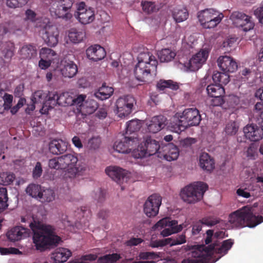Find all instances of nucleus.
<instances>
[{
	"mask_svg": "<svg viewBox=\"0 0 263 263\" xmlns=\"http://www.w3.org/2000/svg\"><path fill=\"white\" fill-rule=\"evenodd\" d=\"M233 242L227 240L221 246L204 245L195 247L191 252V258L184 259L182 263H214L231 249Z\"/></svg>",
	"mask_w": 263,
	"mask_h": 263,
	"instance_id": "nucleus-1",
	"label": "nucleus"
},
{
	"mask_svg": "<svg viewBox=\"0 0 263 263\" xmlns=\"http://www.w3.org/2000/svg\"><path fill=\"white\" fill-rule=\"evenodd\" d=\"M137 60L134 69L136 78L141 82H149L156 75L158 62L155 57L145 49L138 54Z\"/></svg>",
	"mask_w": 263,
	"mask_h": 263,
	"instance_id": "nucleus-2",
	"label": "nucleus"
},
{
	"mask_svg": "<svg viewBox=\"0 0 263 263\" xmlns=\"http://www.w3.org/2000/svg\"><path fill=\"white\" fill-rule=\"evenodd\" d=\"M29 226L34 234L33 240L37 250H44L49 246L59 243L61 240L60 237L54 235L50 226L33 221Z\"/></svg>",
	"mask_w": 263,
	"mask_h": 263,
	"instance_id": "nucleus-3",
	"label": "nucleus"
},
{
	"mask_svg": "<svg viewBox=\"0 0 263 263\" xmlns=\"http://www.w3.org/2000/svg\"><path fill=\"white\" fill-rule=\"evenodd\" d=\"M201 121L199 111L195 108L178 112L172 117L169 127L172 132L180 133L187 127L198 125Z\"/></svg>",
	"mask_w": 263,
	"mask_h": 263,
	"instance_id": "nucleus-4",
	"label": "nucleus"
},
{
	"mask_svg": "<svg viewBox=\"0 0 263 263\" xmlns=\"http://www.w3.org/2000/svg\"><path fill=\"white\" fill-rule=\"evenodd\" d=\"M229 221L232 227L254 228L263 221V217L254 215L251 208L244 206L231 214Z\"/></svg>",
	"mask_w": 263,
	"mask_h": 263,
	"instance_id": "nucleus-5",
	"label": "nucleus"
},
{
	"mask_svg": "<svg viewBox=\"0 0 263 263\" xmlns=\"http://www.w3.org/2000/svg\"><path fill=\"white\" fill-rule=\"evenodd\" d=\"M64 168V177L73 179L82 175L86 170L87 166L83 163L78 162L76 154H67L62 156Z\"/></svg>",
	"mask_w": 263,
	"mask_h": 263,
	"instance_id": "nucleus-6",
	"label": "nucleus"
},
{
	"mask_svg": "<svg viewBox=\"0 0 263 263\" xmlns=\"http://www.w3.org/2000/svg\"><path fill=\"white\" fill-rule=\"evenodd\" d=\"M207 189V185L203 182H194L183 188L180 195L184 201L188 203H194L202 198Z\"/></svg>",
	"mask_w": 263,
	"mask_h": 263,
	"instance_id": "nucleus-7",
	"label": "nucleus"
},
{
	"mask_svg": "<svg viewBox=\"0 0 263 263\" xmlns=\"http://www.w3.org/2000/svg\"><path fill=\"white\" fill-rule=\"evenodd\" d=\"M197 17L203 28L212 29L216 27L221 22L224 15L216 9L209 8L199 11Z\"/></svg>",
	"mask_w": 263,
	"mask_h": 263,
	"instance_id": "nucleus-8",
	"label": "nucleus"
},
{
	"mask_svg": "<svg viewBox=\"0 0 263 263\" xmlns=\"http://www.w3.org/2000/svg\"><path fill=\"white\" fill-rule=\"evenodd\" d=\"M188 225L189 224L186 222L178 225L177 221L172 220L168 217H165L158 221L153 227V229L154 230L163 229L160 234L163 237H166L181 231L183 228L187 227Z\"/></svg>",
	"mask_w": 263,
	"mask_h": 263,
	"instance_id": "nucleus-9",
	"label": "nucleus"
},
{
	"mask_svg": "<svg viewBox=\"0 0 263 263\" xmlns=\"http://www.w3.org/2000/svg\"><path fill=\"white\" fill-rule=\"evenodd\" d=\"M143 142V146H138L136 149L133 151V155L135 158H142L153 155L156 154L160 148L159 142L151 137H146Z\"/></svg>",
	"mask_w": 263,
	"mask_h": 263,
	"instance_id": "nucleus-10",
	"label": "nucleus"
},
{
	"mask_svg": "<svg viewBox=\"0 0 263 263\" xmlns=\"http://www.w3.org/2000/svg\"><path fill=\"white\" fill-rule=\"evenodd\" d=\"M210 53L209 48H203L195 54L186 63L183 64L184 70L186 71H195L200 68L206 62Z\"/></svg>",
	"mask_w": 263,
	"mask_h": 263,
	"instance_id": "nucleus-11",
	"label": "nucleus"
},
{
	"mask_svg": "<svg viewBox=\"0 0 263 263\" xmlns=\"http://www.w3.org/2000/svg\"><path fill=\"white\" fill-rule=\"evenodd\" d=\"M230 20L234 26L241 29L245 32L253 29L254 27V23L251 17L241 12H232L230 16Z\"/></svg>",
	"mask_w": 263,
	"mask_h": 263,
	"instance_id": "nucleus-12",
	"label": "nucleus"
},
{
	"mask_svg": "<svg viewBox=\"0 0 263 263\" xmlns=\"http://www.w3.org/2000/svg\"><path fill=\"white\" fill-rule=\"evenodd\" d=\"M72 6L70 0H59L52 1L49 11L52 16L57 17L68 18L71 17L69 11Z\"/></svg>",
	"mask_w": 263,
	"mask_h": 263,
	"instance_id": "nucleus-13",
	"label": "nucleus"
},
{
	"mask_svg": "<svg viewBox=\"0 0 263 263\" xmlns=\"http://www.w3.org/2000/svg\"><path fill=\"white\" fill-rule=\"evenodd\" d=\"M74 16L82 24H88L95 20V12L92 8L87 7L85 3L77 4V11Z\"/></svg>",
	"mask_w": 263,
	"mask_h": 263,
	"instance_id": "nucleus-14",
	"label": "nucleus"
},
{
	"mask_svg": "<svg viewBox=\"0 0 263 263\" xmlns=\"http://www.w3.org/2000/svg\"><path fill=\"white\" fill-rule=\"evenodd\" d=\"M139 143V140L136 137H125L120 141H116L113 147L115 151L118 153L127 154L132 150L134 151V148Z\"/></svg>",
	"mask_w": 263,
	"mask_h": 263,
	"instance_id": "nucleus-15",
	"label": "nucleus"
},
{
	"mask_svg": "<svg viewBox=\"0 0 263 263\" xmlns=\"http://www.w3.org/2000/svg\"><path fill=\"white\" fill-rule=\"evenodd\" d=\"M59 31L57 27L48 22L42 30V37L49 46H55L59 42Z\"/></svg>",
	"mask_w": 263,
	"mask_h": 263,
	"instance_id": "nucleus-16",
	"label": "nucleus"
},
{
	"mask_svg": "<svg viewBox=\"0 0 263 263\" xmlns=\"http://www.w3.org/2000/svg\"><path fill=\"white\" fill-rule=\"evenodd\" d=\"M135 102L134 98L130 96L119 98L116 101V113L118 116L122 118L130 114Z\"/></svg>",
	"mask_w": 263,
	"mask_h": 263,
	"instance_id": "nucleus-17",
	"label": "nucleus"
},
{
	"mask_svg": "<svg viewBox=\"0 0 263 263\" xmlns=\"http://www.w3.org/2000/svg\"><path fill=\"white\" fill-rule=\"evenodd\" d=\"M162 197L157 194L151 195L144 205V212L149 217L156 216L161 204Z\"/></svg>",
	"mask_w": 263,
	"mask_h": 263,
	"instance_id": "nucleus-18",
	"label": "nucleus"
},
{
	"mask_svg": "<svg viewBox=\"0 0 263 263\" xmlns=\"http://www.w3.org/2000/svg\"><path fill=\"white\" fill-rule=\"evenodd\" d=\"M105 173L112 179L120 184L127 182L130 176L128 171L116 166L107 167Z\"/></svg>",
	"mask_w": 263,
	"mask_h": 263,
	"instance_id": "nucleus-19",
	"label": "nucleus"
},
{
	"mask_svg": "<svg viewBox=\"0 0 263 263\" xmlns=\"http://www.w3.org/2000/svg\"><path fill=\"white\" fill-rule=\"evenodd\" d=\"M243 133L246 138L251 141H258L263 138V127L256 124H248L243 128Z\"/></svg>",
	"mask_w": 263,
	"mask_h": 263,
	"instance_id": "nucleus-20",
	"label": "nucleus"
},
{
	"mask_svg": "<svg viewBox=\"0 0 263 263\" xmlns=\"http://www.w3.org/2000/svg\"><path fill=\"white\" fill-rule=\"evenodd\" d=\"M220 69L224 72H234L238 67L236 62L231 57L220 56L217 60Z\"/></svg>",
	"mask_w": 263,
	"mask_h": 263,
	"instance_id": "nucleus-21",
	"label": "nucleus"
},
{
	"mask_svg": "<svg viewBox=\"0 0 263 263\" xmlns=\"http://www.w3.org/2000/svg\"><path fill=\"white\" fill-rule=\"evenodd\" d=\"M30 234L29 229L22 226H17L9 230L7 232V236L10 241H16L28 237Z\"/></svg>",
	"mask_w": 263,
	"mask_h": 263,
	"instance_id": "nucleus-22",
	"label": "nucleus"
},
{
	"mask_svg": "<svg viewBox=\"0 0 263 263\" xmlns=\"http://www.w3.org/2000/svg\"><path fill=\"white\" fill-rule=\"evenodd\" d=\"M166 124V119L163 116L153 117L146 121V125L149 132L156 133L163 128Z\"/></svg>",
	"mask_w": 263,
	"mask_h": 263,
	"instance_id": "nucleus-23",
	"label": "nucleus"
},
{
	"mask_svg": "<svg viewBox=\"0 0 263 263\" xmlns=\"http://www.w3.org/2000/svg\"><path fill=\"white\" fill-rule=\"evenodd\" d=\"M70 250L65 248H59L52 253L51 258L54 263H64L71 256Z\"/></svg>",
	"mask_w": 263,
	"mask_h": 263,
	"instance_id": "nucleus-24",
	"label": "nucleus"
},
{
	"mask_svg": "<svg viewBox=\"0 0 263 263\" xmlns=\"http://www.w3.org/2000/svg\"><path fill=\"white\" fill-rule=\"evenodd\" d=\"M87 57L94 61H97L103 59L106 52L104 49L98 45H95L89 47L86 50Z\"/></svg>",
	"mask_w": 263,
	"mask_h": 263,
	"instance_id": "nucleus-25",
	"label": "nucleus"
},
{
	"mask_svg": "<svg viewBox=\"0 0 263 263\" xmlns=\"http://www.w3.org/2000/svg\"><path fill=\"white\" fill-rule=\"evenodd\" d=\"M58 93L57 92H49L47 93V99L44 103L40 112L42 114H47L48 111L59 105L58 100Z\"/></svg>",
	"mask_w": 263,
	"mask_h": 263,
	"instance_id": "nucleus-26",
	"label": "nucleus"
},
{
	"mask_svg": "<svg viewBox=\"0 0 263 263\" xmlns=\"http://www.w3.org/2000/svg\"><path fill=\"white\" fill-rule=\"evenodd\" d=\"M62 66L61 71L64 77L71 78L73 77L78 72L77 66L72 61H64L62 63Z\"/></svg>",
	"mask_w": 263,
	"mask_h": 263,
	"instance_id": "nucleus-27",
	"label": "nucleus"
},
{
	"mask_svg": "<svg viewBox=\"0 0 263 263\" xmlns=\"http://www.w3.org/2000/svg\"><path fill=\"white\" fill-rule=\"evenodd\" d=\"M67 148V143L61 139L52 140L49 144L50 152L54 155H59L65 152Z\"/></svg>",
	"mask_w": 263,
	"mask_h": 263,
	"instance_id": "nucleus-28",
	"label": "nucleus"
},
{
	"mask_svg": "<svg viewBox=\"0 0 263 263\" xmlns=\"http://www.w3.org/2000/svg\"><path fill=\"white\" fill-rule=\"evenodd\" d=\"M199 161L200 167L205 171L211 172L215 167L213 159L206 153H202L200 154Z\"/></svg>",
	"mask_w": 263,
	"mask_h": 263,
	"instance_id": "nucleus-29",
	"label": "nucleus"
},
{
	"mask_svg": "<svg viewBox=\"0 0 263 263\" xmlns=\"http://www.w3.org/2000/svg\"><path fill=\"white\" fill-rule=\"evenodd\" d=\"M172 16L176 23H181L187 19L189 12L186 8L177 7L172 10Z\"/></svg>",
	"mask_w": 263,
	"mask_h": 263,
	"instance_id": "nucleus-30",
	"label": "nucleus"
},
{
	"mask_svg": "<svg viewBox=\"0 0 263 263\" xmlns=\"http://www.w3.org/2000/svg\"><path fill=\"white\" fill-rule=\"evenodd\" d=\"M68 37L70 42L74 44L81 42L85 37V33L82 29L71 28L68 32Z\"/></svg>",
	"mask_w": 263,
	"mask_h": 263,
	"instance_id": "nucleus-31",
	"label": "nucleus"
},
{
	"mask_svg": "<svg viewBox=\"0 0 263 263\" xmlns=\"http://www.w3.org/2000/svg\"><path fill=\"white\" fill-rule=\"evenodd\" d=\"M166 153L163 155L164 158L168 161H171L176 160L179 155V151L178 147L172 143L168 144L165 148Z\"/></svg>",
	"mask_w": 263,
	"mask_h": 263,
	"instance_id": "nucleus-32",
	"label": "nucleus"
},
{
	"mask_svg": "<svg viewBox=\"0 0 263 263\" xmlns=\"http://www.w3.org/2000/svg\"><path fill=\"white\" fill-rule=\"evenodd\" d=\"M114 89L111 87L103 84L98 91L95 93V96L101 100L108 99L113 94Z\"/></svg>",
	"mask_w": 263,
	"mask_h": 263,
	"instance_id": "nucleus-33",
	"label": "nucleus"
},
{
	"mask_svg": "<svg viewBox=\"0 0 263 263\" xmlns=\"http://www.w3.org/2000/svg\"><path fill=\"white\" fill-rule=\"evenodd\" d=\"M98 105L97 102L91 99H87L84 103V104L80 108L81 111L84 114H91L98 108Z\"/></svg>",
	"mask_w": 263,
	"mask_h": 263,
	"instance_id": "nucleus-34",
	"label": "nucleus"
},
{
	"mask_svg": "<svg viewBox=\"0 0 263 263\" xmlns=\"http://www.w3.org/2000/svg\"><path fill=\"white\" fill-rule=\"evenodd\" d=\"M21 58L24 59H30L36 55V50L34 46L31 45L23 46L20 50Z\"/></svg>",
	"mask_w": 263,
	"mask_h": 263,
	"instance_id": "nucleus-35",
	"label": "nucleus"
},
{
	"mask_svg": "<svg viewBox=\"0 0 263 263\" xmlns=\"http://www.w3.org/2000/svg\"><path fill=\"white\" fill-rule=\"evenodd\" d=\"M1 50L3 56L7 59H10L13 55V44L10 42H3L0 39Z\"/></svg>",
	"mask_w": 263,
	"mask_h": 263,
	"instance_id": "nucleus-36",
	"label": "nucleus"
},
{
	"mask_svg": "<svg viewBox=\"0 0 263 263\" xmlns=\"http://www.w3.org/2000/svg\"><path fill=\"white\" fill-rule=\"evenodd\" d=\"M39 198L42 202H50L55 199V193L51 189H43L40 191Z\"/></svg>",
	"mask_w": 263,
	"mask_h": 263,
	"instance_id": "nucleus-37",
	"label": "nucleus"
},
{
	"mask_svg": "<svg viewBox=\"0 0 263 263\" xmlns=\"http://www.w3.org/2000/svg\"><path fill=\"white\" fill-rule=\"evenodd\" d=\"M206 91L209 97L223 96L225 93L224 88L217 84L208 85Z\"/></svg>",
	"mask_w": 263,
	"mask_h": 263,
	"instance_id": "nucleus-38",
	"label": "nucleus"
},
{
	"mask_svg": "<svg viewBox=\"0 0 263 263\" xmlns=\"http://www.w3.org/2000/svg\"><path fill=\"white\" fill-rule=\"evenodd\" d=\"M47 97V93L43 90H37L33 93L31 97L32 103L39 105L40 107L43 105L45 99Z\"/></svg>",
	"mask_w": 263,
	"mask_h": 263,
	"instance_id": "nucleus-39",
	"label": "nucleus"
},
{
	"mask_svg": "<svg viewBox=\"0 0 263 263\" xmlns=\"http://www.w3.org/2000/svg\"><path fill=\"white\" fill-rule=\"evenodd\" d=\"M59 105L68 106L73 105V98L69 92L58 93Z\"/></svg>",
	"mask_w": 263,
	"mask_h": 263,
	"instance_id": "nucleus-40",
	"label": "nucleus"
},
{
	"mask_svg": "<svg viewBox=\"0 0 263 263\" xmlns=\"http://www.w3.org/2000/svg\"><path fill=\"white\" fill-rule=\"evenodd\" d=\"M158 56L161 62H168L175 58L176 53L170 49L165 48L160 51Z\"/></svg>",
	"mask_w": 263,
	"mask_h": 263,
	"instance_id": "nucleus-41",
	"label": "nucleus"
},
{
	"mask_svg": "<svg viewBox=\"0 0 263 263\" xmlns=\"http://www.w3.org/2000/svg\"><path fill=\"white\" fill-rule=\"evenodd\" d=\"M157 89L160 90H163L165 88H171L173 90H177L179 86L177 83L172 80H160L157 84Z\"/></svg>",
	"mask_w": 263,
	"mask_h": 263,
	"instance_id": "nucleus-42",
	"label": "nucleus"
},
{
	"mask_svg": "<svg viewBox=\"0 0 263 263\" xmlns=\"http://www.w3.org/2000/svg\"><path fill=\"white\" fill-rule=\"evenodd\" d=\"M213 80L215 83H218V85H226L229 82V76L226 72H217L213 75Z\"/></svg>",
	"mask_w": 263,
	"mask_h": 263,
	"instance_id": "nucleus-43",
	"label": "nucleus"
},
{
	"mask_svg": "<svg viewBox=\"0 0 263 263\" xmlns=\"http://www.w3.org/2000/svg\"><path fill=\"white\" fill-rule=\"evenodd\" d=\"M8 194L6 188L0 187V213L6 210L8 206Z\"/></svg>",
	"mask_w": 263,
	"mask_h": 263,
	"instance_id": "nucleus-44",
	"label": "nucleus"
},
{
	"mask_svg": "<svg viewBox=\"0 0 263 263\" xmlns=\"http://www.w3.org/2000/svg\"><path fill=\"white\" fill-rule=\"evenodd\" d=\"M15 179V175L10 172L0 173V184L4 185L11 184Z\"/></svg>",
	"mask_w": 263,
	"mask_h": 263,
	"instance_id": "nucleus-45",
	"label": "nucleus"
},
{
	"mask_svg": "<svg viewBox=\"0 0 263 263\" xmlns=\"http://www.w3.org/2000/svg\"><path fill=\"white\" fill-rule=\"evenodd\" d=\"M41 187L39 185L35 184H29L26 189V192L29 196L34 198H39Z\"/></svg>",
	"mask_w": 263,
	"mask_h": 263,
	"instance_id": "nucleus-46",
	"label": "nucleus"
},
{
	"mask_svg": "<svg viewBox=\"0 0 263 263\" xmlns=\"http://www.w3.org/2000/svg\"><path fill=\"white\" fill-rule=\"evenodd\" d=\"M48 166L52 169L64 170L62 156L50 159L48 162Z\"/></svg>",
	"mask_w": 263,
	"mask_h": 263,
	"instance_id": "nucleus-47",
	"label": "nucleus"
},
{
	"mask_svg": "<svg viewBox=\"0 0 263 263\" xmlns=\"http://www.w3.org/2000/svg\"><path fill=\"white\" fill-rule=\"evenodd\" d=\"M120 255L117 253L104 255L99 259L100 263H115L120 259Z\"/></svg>",
	"mask_w": 263,
	"mask_h": 263,
	"instance_id": "nucleus-48",
	"label": "nucleus"
},
{
	"mask_svg": "<svg viewBox=\"0 0 263 263\" xmlns=\"http://www.w3.org/2000/svg\"><path fill=\"white\" fill-rule=\"evenodd\" d=\"M141 126V121L138 120H132L127 123L126 133H133L138 130Z\"/></svg>",
	"mask_w": 263,
	"mask_h": 263,
	"instance_id": "nucleus-49",
	"label": "nucleus"
},
{
	"mask_svg": "<svg viewBox=\"0 0 263 263\" xmlns=\"http://www.w3.org/2000/svg\"><path fill=\"white\" fill-rule=\"evenodd\" d=\"M29 0H6V6L12 9L21 8L25 6Z\"/></svg>",
	"mask_w": 263,
	"mask_h": 263,
	"instance_id": "nucleus-50",
	"label": "nucleus"
},
{
	"mask_svg": "<svg viewBox=\"0 0 263 263\" xmlns=\"http://www.w3.org/2000/svg\"><path fill=\"white\" fill-rule=\"evenodd\" d=\"M55 55V52L48 48H42L40 52V56L42 59L50 60V61H51L53 57Z\"/></svg>",
	"mask_w": 263,
	"mask_h": 263,
	"instance_id": "nucleus-51",
	"label": "nucleus"
},
{
	"mask_svg": "<svg viewBox=\"0 0 263 263\" xmlns=\"http://www.w3.org/2000/svg\"><path fill=\"white\" fill-rule=\"evenodd\" d=\"M238 129L237 124L234 121L228 123L225 127V132L228 135H234Z\"/></svg>",
	"mask_w": 263,
	"mask_h": 263,
	"instance_id": "nucleus-52",
	"label": "nucleus"
},
{
	"mask_svg": "<svg viewBox=\"0 0 263 263\" xmlns=\"http://www.w3.org/2000/svg\"><path fill=\"white\" fill-rule=\"evenodd\" d=\"M202 224H204L208 227H212L216 224L220 223L219 219L213 216H206L200 220Z\"/></svg>",
	"mask_w": 263,
	"mask_h": 263,
	"instance_id": "nucleus-53",
	"label": "nucleus"
},
{
	"mask_svg": "<svg viewBox=\"0 0 263 263\" xmlns=\"http://www.w3.org/2000/svg\"><path fill=\"white\" fill-rule=\"evenodd\" d=\"M170 241H168L170 246H176L184 243L186 242L185 236L184 234L180 235L176 238H167Z\"/></svg>",
	"mask_w": 263,
	"mask_h": 263,
	"instance_id": "nucleus-54",
	"label": "nucleus"
},
{
	"mask_svg": "<svg viewBox=\"0 0 263 263\" xmlns=\"http://www.w3.org/2000/svg\"><path fill=\"white\" fill-rule=\"evenodd\" d=\"M0 99L4 101L3 105L5 110H8L11 108L13 100V96L12 95L5 93L3 97L0 96Z\"/></svg>",
	"mask_w": 263,
	"mask_h": 263,
	"instance_id": "nucleus-55",
	"label": "nucleus"
},
{
	"mask_svg": "<svg viewBox=\"0 0 263 263\" xmlns=\"http://www.w3.org/2000/svg\"><path fill=\"white\" fill-rule=\"evenodd\" d=\"M170 241V239H167V238L155 240L152 239L149 243V246L152 248L163 247L166 245H168V241Z\"/></svg>",
	"mask_w": 263,
	"mask_h": 263,
	"instance_id": "nucleus-56",
	"label": "nucleus"
},
{
	"mask_svg": "<svg viewBox=\"0 0 263 263\" xmlns=\"http://www.w3.org/2000/svg\"><path fill=\"white\" fill-rule=\"evenodd\" d=\"M101 143V138L99 136H95L89 140L88 144L90 148L96 149L100 147Z\"/></svg>",
	"mask_w": 263,
	"mask_h": 263,
	"instance_id": "nucleus-57",
	"label": "nucleus"
},
{
	"mask_svg": "<svg viewBox=\"0 0 263 263\" xmlns=\"http://www.w3.org/2000/svg\"><path fill=\"white\" fill-rule=\"evenodd\" d=\"M141 5L144 11L146 13H151L156 10L155 5L152 2H144L142 3Z\"/></svg>",
	"mask_w": 263,
	"mask_h": 263,
	"instance_id": "nucleus-58",
	"label": "nucleus"
},
{
	"mask_svg": "<svg viewBox=\"0 0 263 263\" xmlns=\"http://www.w3.org/2000/svg\"><path fill=\"white\" fill-rule=\"evenodd\" d=\"M43 170L40 162H37L32 171V177L34 179H37L42 174Z\"/></svg>",
	"mask_w": 263,
	"mask_h": 263,
	"instance_id": "nucleus-59",
	"label": "nucleus"
},
{
	"mask_svg": "<svg viewBox=\"0 0 263 263\" xmlns=\"http://www.w3.org/2000/svg\"><path fill=\"white\" fill-rule=\"evenodd\" d=\"M0 253L2 255H8L10 254H17L20 253V251L14 248H2L0 247Z\"/></svg>",
	"mask_w": 263,
	"mask_h": 263,
	"instance_id": "nucleus-60",
	"label": "nucleus"
},
{
	"mask_svg": "<svg viewBox=\"0 0 263 263\" xmlns=\"http://www.w3.org/2000/svg\"><path fill=\"white\" fill-rule=\"evenodd\" d=\"M255 110L258 114H260V120L259 123L263 127V102H258L255 105Z\"/></svg>",
	"mask_w": 263,
	"mask_h": 263,
	"instance_id": "nucleus-61",
	"label": "nucleus"
},
{
	"mask_svg": "<svg viewBox=\"0 0 263 263\" xmlns=\"http://www.w3.org/2000/svg\"><path fill=\"white\" fill-rule=\"evenodd\" d=\"M223 96L210 97L212 99L210 100L211 105L214 106H221L224 103Z\"/></svg>",
	"mask_w": 263,
	"mask_h": 263,
	"instance_id": "nucleus-62",
	"label": "nucleus"
},
{
	"mask_svg": "<svg viewBox=\"0 0 263 263\" xmlns=\"http://www.w3.org/2000/svg\"><path fill=\"white\" fill-rule=\"evenodd\" d=\"M254 14L258 19L259 23L263 25V3L254 11Z\"/></svg>",
	"mask_w": 263,
	"mask_h": 263,
	"instance_id": "nucleus-63",
	"label": "nucleus"
},
{
	"mask_svg": "<svg viewBox=\"0 0 263 263\" xmlns=\"http://www.w3.org/2000/svg\"><path fill=\"white\" fill-rule=\"evenodd\" d=\"M107 115V110L106 107H100L99 108L96 113L95 116L99 119H105Z\"/></svg>",
	"mask_w": 263,
	"mask_h": 263,
	"instance_id": "nucleus-64",
	"label": "nucleus"
}]
</instances>
